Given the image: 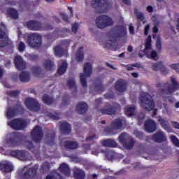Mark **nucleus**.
<instances>
[{"label": "nucleus", "instance_id": "obj_1", "mask_svg": "<svg viewBox=\"0 0 179 179\" xmlns=\"http://www.w3.org/2000/svg\"><path fill=\"white\" fill-rule=\"evenodd\" d=\"M143 55H146L151 59H157V52L152 50V36H150L145 41V49L139 51V57L142 58Z\"/></svg>", "mask_w": 179, "mask_h": 179}, {"label": "nucleus", "instance_id": "obj_2", "mask_svg": "<svg viewBox=\"0 0 179 179\" xmlns=\"http://www.w3.org/2000/svg\"><path fill=\"white\" fill-rule=\"evenodd\" d=\"M179 89V85L176 80L174 77L171 78V84H164L162 86V89L160 92L161 96L162 97H166V96H169V94H171L173 92H176V90Z\"/></svg>", "mask_w": 179, "mask_h": 179}, {"label": "nucleus", "instance_id": "obj_3", "mask_svg": "<svg viewBox=\"0 0 179 179\" xmlns=\"http://www.w3.org/2000/svg\"><path fill=\"white\" fill-rule=\"evenodd\" d=\"M140 104L143 108L147 110V111L153 110V108L155 107V102H153L152 97L150 95H148V93H143L141 94Z\"/></svg>", "mask_w": 179, "mask_h": 179}, {"label": "nucleus", "instance_id": "obj_4", "mask_svg": "<svg viewBox=\"0 0 179 179\" xmlns=\"http://www.w3.org/2000/svg\"><path fill=\"white\" fill-rule=\"evenodd\" d=\"M114 22L111 17L107 15H101L96 18V24L99 29H105L107 26H113Z\"/></svg>", "mask_w": 179, "mask_h": 179}, {"label": "nucleus", "instance_id": "obj_5", "mask_svg": "<svg viewBox=\"0 0 179 179\" xmlns=\"http://www.w3.org/2000/svg\"><path fill=\"white\" fill-rule=\"evenodd\" d=\"M92 75V64L90 63H86L83 67V73L80 75V80L82 86L86 87V78H89Z\"/></svg>", "mask_w": 179, "mask_h": 179}, {"label": "nucleus", "instance_id": "obj_6", "mask_svg": "<svg viewBox=\"0 0 179 179\" xmlns=\"http://www.w3.org/2000/svg\"><path fill=\"white\" fill-rule=\"evenodd\" d=\"M28 44L31 48L41 45V35L38 34H31L28 36Z\"/></svg>", "mask_w": 179, "mask_h": 179}, {"label": "nucleus", "instance_id": "obj_7", "mask_svg": "<svg viewBox=\"0 0 179 179\" xmlns=\"http://www.w3.org/2000/svg\"><path fill=\"white\" fill-rule=\"evenodd\" d=\"M36 169H29V166H25L19 170V173L22 178H33L36 176Z\"/></svg>", "mask_w": 179, "mask_h": 179}, {"label": "nucleus", "instance_id": "obj_8", "mask_svg": "<svg viewBox=\"0 0 179 179\" xmlns=\"http://www.w3.org/2000/svg\"><path fill=\"white\" fill-rule=\"evenodd\" d=\"M129 138V136H128V134H122L119 136V142H120V143L123 145L125 149H132V148H134V145H135V141H134V140H130L129 143H127V141H128Z\"/></svg>", "mask_w": 179, "mask_h": 179}, {"label": "nucleus", "instance_id": "obj_9", "mask_svg": "<svg viewBox=\"0 0 179 179\" xmlns=\"http://www.w3.org/2000/svg\"><path fill=\"white\" fill-rule=\"evenodd\" d=\"M8 125L13 128V129L19 131L26 128V122L22 119H15L11 122H8Z\"/></svg>", "mask_w": 179, "mask_h": 179}, {"label": "nucleus", "instance_id": "obj_10", "mask_svg": "<svg viewBox=\"0 0 179 179\" xmlns=\"http://www.w3.org/2000/svg\"><path fill=\"white\" fill-rule=\"evenodd\" d=\"M25 105L31 111H38L40 110V104L33 98H27L25 101Z\"/></svg>", "mask_w": 179, "mask_h": 179}, {"label": "nucleus", "instance_id": "obj_11", "mask_svg": "<svg viewBox=\"0 0 179 179\" xmlns=\"http://www.w3.org/2000/svg\"><path fill=\"white\" fill-rule=\"evenodd\" d=\"M42 135L41 127L39 126H36L31 131V138L35 143H38L41 141Z\"/></svg>", "mask_w": 179, "mask_h": 179}, {"label": "nucleus", "instance_id": "obj_12", "mask_svg": "<svg viewBox=\"0 0 179 179\" xmlns=\"http://www.w3.org/2000/svg\"><path fill=\"white\" fill-rule=\"evenodd\" d=\"M92 6L94 8H97V6H103L106 9H110L111 8V2L107 1V0H94L91 3Z\"/></svg>", "mask_w": 179, "mask_h": 179}, {"label": "nucleus", "instance_id": "obj_13", "mask_svg": "<svg viewBox=\"0 0 179 179\" xmlns=\"http://www.w3.org/2000/svg\"><path fill=\"white\" fill-rule=\"evenodd\" d=\"M145 130L146 132L152 134L156 131V122L152 120H149L145 123Z\"/></svg>", "mask_w": 179, "mask_h": 179}, {"label": "nucleus", "instance_id": "obj_14", "mask_svg": "<svg viewBox=\"0 0 179 179\" xmlns=\"http://www.w3.org/2000/svg\"><path fill=\"white\" fill-rule=\"evenodd\" d=\"M10 155L13 157H16V159H19L20 160L27 159V155L24 151L13 150L11 151Z\"/></svg>", "mask_w": 179, "mask_h": 179}, {"label": "nucleus", "instance_id": "obj_15", "mask_svg": "<svg viewBox=\"0 0 179 179\" xmlns=\"http://www.w3.org/2000/svg\"><path fill=\"white\" fill-rule=\"evenodd\" d=\"M0 170L6 173H10L13 171V165L9 162H2L0 163Z\"/></svg>", "mask_w": 179, "mask_h": 179}, {"label": "nucleus", "instance_id": "obj_16", "mask_svg": "<svg viewBox=\"0 0 179 179\" xmlns=\"http://www.w3.org/2000/svg\"><path fill=\"white\" fill-rule=\"evenodd\" d=\"M9 44V38L4 31H0V48L6 47Z\"/></svg>", "mask_w": 179, "mask_h": 179}, {"label": "nucleus", "instance_id": "obj_17", "mask_svg": "<svg viewBox=\"0 0 179 179\" xmlns=\"http://www.w3.org/2000/svg\"><path fill=\"white\" fill-rule=\"evenodd\" d=\"M15 64L16 68L19 69V71H22V69H26V62L23 61V59L22 57L17 55L15 58Z\"/></svg>", "mask_w": 179, "mask_h": 179}, {"label": "nucleus", "instance_id": "obj_18", "mask_svg": "<svg viewBox=\"0 0 179 179\" xmlns=\"http://www.w3.org/2000/svg\"><path fill=\"white\" fill-rule=\"evenodd\" d=\"M152 140L157 143H160V142L166 141V135L164 132L159 131L152 136Z\"/></svg>", "mask_w": 179, "mask_h": 179}, {"label": "nucleus", "instance_id": "obj_19", "mask_svg": "<svg viewBox=\"0 0 179 179\" xmlns=\"http://www.w3.org/2000/svg\"><path fill=\"white\" fill-rule=\"evenodd\" d=\"M27 27L29 30H41L44 29L39 22L29 21L27 22Z\"/></svg>", "mask_w": 179, "mask_h": 179}, {"label": "nucleus", "instance_id": "obj_20", "mask_svg": "<svg viewBox=\"0 0 179 179\" xmlns=\"http://www.w3.org/2000/svg\"><path fill=\"white\" fill-rule=\"evenodd\" d=\"M116 89L120 93H122L124 90H127V84L122 80H120L116 83Z\"/></svg>", "mask_w": 179, "mask_h": 179}, {"label": "nucleus", "instance_id": "obj_21", "mask_svg": "<svg viewBox=\"0 0 179 179\" xmlns=\"http://www.w3.org/2000/svg\"><path fill=\"white\" fill-rule=\"evenodd\" d=\"M158 122H159L160 125L162 127V128H164V129L168 132H170V126L169 125V122L167 120L159 117L158 119Z\"/></svg>", "mask_w": 179, "mask_h": 179}, {"label": "nucleus", "instance_id": "obj_22", "mask_svg": "<svg viewBox=\"0 0 179 179\" xmlns=\"http://www.w3.org/2000/svg\"><path fill=\"white\" fill-rule=\"evenodd\" d=\"M60 129L63 134H67L71 132V126L69 124H68V122H62L60 124Z\"/></svg>", "mask_w": 179, "mask_h": 179}, {"label": "nucleus", "instance_id": "obj_23", "mask_svg": "<svg viewBox=\"0 0 179 179\" xmlns=\"http://www.w3.org/2000/svg\"><path fill=\"white\" fill-rule=\"evenodd\" d=\"M87 110V104L85 102H80L77 105V111L80 114H83Z\"/></svg>", "mask_w": 179, "mask_h": 179}, {"label": "nucleus", "instance_id": "obj_24", "mask_svg": "<svg viewBox=\"0 0 179 179\" xmlns=\"http://www.w3.org/2000/svg\"><path fill=\"white\" fill-rule=\"evenodd\" d=\"M102 114H107L108 115H111V114H114L115 113V108L113 107L111 105H108L105 108L101 110Z\"/></svg>", "mask_w": 179, "mask_h": 179}, {"label": "nucleus", "instance_id": "obj_25", "mask_svg": "<svg viewBox=\"0 0 179 179\" xmlns=\"http://www.w3.org/2000/svg\"><path fill=\"white\" fill-rule=\"evenodd\" d=\"M67 66H68V64H66V62L62 61L58 69L57 72L59 75H64V73L66 72Z\"/></svg>", "mask_w": 179, "mask_h": 179}, {"label": "nucleus", "instance_id": "obj_26", "mask_svg": "<svg viewBox=\"0 0 179 179\" xmlns=\"http://www.w3.org/2000/svg\"><path fill=\"white\" fill-rule=\"evenodd\" d=\"M59 171H61V173L65 176H69V174H71V170H69V166H68L66 164L60 165Z\"/></svg>", "mask_w": 179, "mask_h": 179}, {"label": "nucleus", "instance_id": "obj_27", "mask_svg": "<svg viewBox=\"0 0 179 179\" xmlns=\"http://www.w3.org/2000/svg\"><path fill=\"white\" fill-rule=\"evenodd\" d=\"M122 122L124 120L117 119L112 124V129H122Z\"/></svg>", "mask_w": 179, "mask_h": 179}, {"label": "nucleus", "instance_id": "obj_28", "mask_svg": "<svg viewBox=\"0 0 179 179\" xmlns=\"http://www.w3.org/2000/svg\"><path fill=\"white\" fill-rule=\"evenodd\" d=\"M135 106H128L124 108L125 114L127 117H132L135 115Z\"/></svg>", "mask_w": 179, "mask_h": 179}, {"label": "nucleus", "instance_id": "obj_29", "mask_svg": "<svg viewBox=\"0 0 179 179\" xmlns=\"http://www.w3.org/2000/svg\"><path fill=\"white\" fill-rule=\"evenodd\" d=\"M74 177L76 179H85V172L81 169H76L74 171Z\"/></svg>", "mask_w": 179, "mask_h": 179}, {"label": "nucleus", "instance_id": "obj_30", "mask_svg": "<svg viewBox=\"0 0 179 179\" xmlns=\"http://www.w3.org/2000/svg\"><path fill=\"white\" fill-rule=\"evenodd\" d=\"M20 79L21 82H29L30 80V74L26 71H22L20 74Z\"/></svg>", "mask_w": 179, "mask_h": 179}, {"label": "nucleus", "instance_id": "obj_31", "mask_svg": "<svg viewBox=\"0 0 179 179\" xmlns=\"http://www.w3.org/2000/svg\"><path fill=\"white\" fill-rule=\"evenodd\" d=\"M76 59L78 62H82V61H83V47L80 48V49L77 51Z\"/></svg>", "mask_w": 179, "mask_h": 179}, {"label": "nucleus", "instance_id": "obj_32", "mask_svg": "<svg viewBox=\"0 0 179 179\" xmlns=\"http://www.w3.org/2000/svg\"><path fill=\"white\" fill-rule=\"evenodd\" d=\"M103 146H106L107 148H116L117 147V143L114 141L113 140H105L103 141Z\"/></svg>", "mask_w": 179, "mask_h": 179}, {"label": "nucleus", "instance_id": "obj_33", "mask_svg": "<svg viewBox=\"0 0 179 179\" xmlns=\"http://www.w3.org/2000/svg\"><path fill=\"white\" fill-rule=\"evenodd\" d=\"M64 145L66 149H76L78 148V144L73 141H66Z\"/></svg>", "mask_w": 179, "mask_h": 179}, {"label": "nucleus", "instance_id": "obj_34", "mask_svg": "<svg viewBox=\"0 0 179 179\" xmlns=\"http://www.w3.org/2000/svg\"><path fill=\"white\" fill-rule=\"evenodd\" d=\"M64 54H65V51H64V49L61 46H57L55 48V55L56 57H62Z\"/></svg>", "mask_w": 179, "mask_h": 179}, {"label": "nucleus", "instance_id": "obj_35", "mask_svg": "<svg viewBox=\"0 0 179 179\" xmlns=\"http://www.w3.org/2000/svg\"><path fill=\"white\" fill-rule=\"evenodd\" d=\"M43 66L47 71H51V69H52V67L54 66V63H52V62L50 60H45L43 62Z\"/></svg>", "mask_w": 179, "mask_h": 179}, {"label": "nucleus", "instance_id": "obj_36", "mask_svg": "<svg viewBox=\"0 0 179 179\" xmlns=\"http://www.w3.org/2000/svg\"><path fill=\"white\" fill-rule=\"evenodd\" d=\"M8 13L10 14L13 19H17L19 16V14H17V11L13 8H10L8 10Z\"/></svg>", "mask_w": 179, "mask_h": 179}, {"label": "nucleus", "instance_id": "obj_37", "mask_svg": "<svg viewBox=\"0 0 179 179\" xmlns=\"http://www.w3.org/2000/svg\"><path fill=\"white\" fill-rule=\"evenodd\" d=\"M46 179H62V178H61V176L58 173L54 172L48 176Z\"/></svg>", "mask_w": 179, "mask_h": 179}, {"label": "nucleus", "instance_id": "obj_38", "mask_svg": "<svg viewBox=\"0 0 179 179\" xmlns=\"http://www.w3.org/2000/svg\"><path fill=\"white\" fill-rule=\"evenodd\" d=\"M17 139H19V134L13 133L10 135V143H11V145H13V143H16V141H17Z\"/></svg>", "mask_w": 179, "mask_h": 179}, {"label": "nucleus", "instance_id": "obj_39", "mask_svg": "<svg viewBox=\"0 0 179 179\" xmlns=\"http://www.w3.org/2000/svg\"><path fill=\"white\" fill-rule=\"evenodd\" d=\"M67 85L71 90H76V85H75V80L73 79L68 80Z\"/></svg>", "mask_w": 179, "mask_h": 179}, {"label": "nucleus", "instance_id": "obj_40", "mask_svg": "<svg viewBox=\"0 0 179 179\" xmlns=\"http://www.w3.org/2000/svg\"><path fill=\"white\" fill-rule=\"evenodd\" d=\"M153 71H159V69H163V63L158 62L152 64V66Z\"/></svg>", "mask_w": 179, "mask_h": 179}, {"label": "nucleus", "instance_id": "obj_41", "mask_svg": "<svg viewBox=\"0 0 179 179\" xmlns=\"http://www.w3.org/2000/svg\"><path fill=\"white\" fill-rule=\"evenodd\" d=\"M43 101L45 104H52V98H50V96L44 95L43 96Z\"/></svg>", "mask_w": 179, "mask_h": 179}, {"label": "nucleus", "instance_id": "obj_42", "mask_svg": "<svg viewBox=\"0 0 179 179\" xmlns=\"http://www.w3.org/2000/svg\"><path fill=\"white\" fill-rule=\"evenodd\" d=\"M171 141L175 145V146H177L179 148V140L175 136H171Z\"/></svg>", "mask_w": 179, "mask_h": 179}, {"label": "nucleus", "instance_id": "obj_43", "mask_svg": "<svg viewBox=\"0 0 179 179\" xmlns=\"http://www.w3.org/2000/svg\"><path fill=\"white\" fill-rule=\"evenodd\" d=\"M17 48L20 52H23L26 50V45L23 42H20Z\"/></svg>", "mask_w": 179, "mask_h": 179}, {"label": "nucleus", "instance_id": "obj_44", "mask_svg": "<svg viewBox=\"0 0 179 179\" xmlns=\"http://www.w3.org/2000/svg\"><path fill=\"white\" fill-rule=\"evenodd\" d=\"M41 171H48L50 170V164L48 162H45L41 167Z\"/></svg>", "mask_w": 179, "mask_h": 179}, {"label": "nucleus", "instance_id": "obj_45", "mask_svg": "<svg viewBox=\"0 0 179 179\" xmlns=\"http://www.w3.org/2000/svg\"><path fill=\"white\" fill-rule=\"evenodd\" d=\"M134 13L136 17H137L138 20L143 21V19H145V17H143V14H142V13L136 10Z\"/></svg>", "mask_w": 179, "mask_h": 179}, {"label": "nucleus", "instance_id": "obj_46", "mask_svg": "<svg viewBox=\"0 0 179 179\" xmlns=\"http://www.w3.org/2000/svg\"><path fill=\"white\" fill-rule=\"evenodd\" d=\"M170 68L176 72H179V64H173L170 65Z\"/></svg>", "mask_w": 179, "mask_h": 179}, {"label": "nucleus", "instance_id": "obj_47", "mask_svg": "<svg viewBox=\"0 0 179 179\" xmlns=\"http://www.w3.org/2000/svg\"><path fill=\"white\" fill-rule=\"evenodd\" d=\"M25 146L29 149V150H31V152H34L33 149H34V147H33V144L31 142H27L25 143Z\"/></svg>", "mask_w": 179, "mask_h": 179}, {"label": "nucleus", "instance_id": "obj_48", "mask_svg": "<svg viewBox=\"0 0 179 179\" xmlns=\"http://www.w3.org/2000/svg\"><path fill=\"white\" fill-rule=\"evenodd\" d=\"M15 110H12V109H8L7 111V117L8 118H10V117H13L15 116Z\"/></svg>", "mask_w": 179, "mask_h": 179}, {"label": "nucleus", "instance_id": "obj_49", "mask_svg": "<svg viewBox=\"0 0 179 179\" xmlns=\"http://www.w3.org/2000/svg\"><path fill=\"white\" fill-rule=\"evenodd\" d=\"M78 27H79V24H78V23L73 24V27H72L73 33L76 34L78 31Z\"/></svg>", "mask_w": 179, "mask_h": 179}, {"label": "nucleus", "instance_id": "obj_50", "mask_svg": "<svg viewBox=\"0 0 179 179\" xmlns=\"http://www.w3.org/2000/svg\"><path fill=\"white\" fill-rule=\"evenodd\" d=\"M156 47H157V50H161V48H162V41L160 40V38H159V37L157 38Z\"/></svg>", "mask_w": 179, "mask_h": 179}, {"label": "nucleus", "instance_id": "obj_51", "mask_svg": "<svg viewBox=\"0 0 179 179\" xmlns=\"http://www.w3.org/2000/svg\"><path fill=\"white\" fill-rule=\"evenodd\" d=\"M32 72H33L34 75H35V76H37V75H38V73H40V67H34L32 69Z\"/></svg>", "mask_w": 179, "mask_h": 179}, {"label": "nucleus", "instance_id": "obj_52", "mask_svg": "<svg viewBox=\"0 0 179 179\" xmlns=\"http://www.w3.org/2000/svg\"><path fill=\"white\" fill-rule=\"evenodd\" d=\"M47 143L48 145L52 146V145H54V137H48Z\"/></svg>", "mask_w": 179, "mask_h": 179}, {"label": "nucleus", "instance_id": "obj_53", "mask_svg": "<svg viewBox=\"0 0 179 179\" xmlns=\"http://www.w3.org/2000/svg\"><path fill=\"white\" fill-rule=\"evenodd\" d=\"M136 66H138V64H133V65H131V66H127V71H134V67H136Z\"/></svg>", "mask_w": 179, "mask_h": 179}, {"label": "nucleus", "instance_id": "obj_54", "mask_svg": "<svg viewBox=\"0 0 179 179\" xmlns=\"http://www.w3.org/2000/svg\"><path fill=\"white\" fill-rule=\"evenodd\" d=\"M154 24L153 31L154 33H157V31H159V29L157 28V23H156V21H154Z\"/></svg>", "mask_w": 179, "mask_h": 179}, {"label": "nucleus", "instance_id": "obj_55", "mask_svg": "<svg viewBox=\"0 0 179 179\" xmlns=\"http://www.w3.org/2000/svg\"><path fill=\"white\" fill-rule=\"evenodd\" d=\"M127 34V29H123L120 34L118 35V37H122V36H125Z\"/></svg>", "mask_w": 179, "mask_h": 179}, {"label": "nucleus", "instance_id": "obj_56", "mask_svg": "<svg viewBox=\"0 0 179 179\" xmlns=\"http://www.w3.org/2000/svg\"><path fill=\"white\" fill-rule=\"evenodd\" d=\"M129 30L130 34H134V33H135V31L134 29V26H132V24L129 25Z\"/></svg>", "mask_w": 179, "mask_h": 179}, {"label": "nucleus", "instance_id": "obj_57", "mask_svg": "<svg viewBox=\"0 0 179 179\" xmlns=\"http://www.w3.org/2000/svg\"><path fill=\"white\" fill-rule=\"evenodd\" d=\"M150 29V27L149 25H146L144 29V34L145 36H148V31H149V29Z\"/></svg>", "mask_w": 179, "mask_h": 179}, {"label": "nucleus", "instance_id": "obj_58", "mask_svg": "<svg viewBox=\"0 0 179 179\" xmlns=\"http://www.w3.org/2000/svg\"><path fill=\"white\" fill-rule=\"evenodd\" d=\"M172 125L174 128H176L177 129H179V123L177 122H173Z\"/></svg>", "mask_w": 179, "mask_h": 179}, {"label": "nucleus", "instance_id": "obj_59", "mask_svg": "<svg viewBox=\"0 0 179 179\" xmlns=\"http://www.w3.org/2000/svg\"><path fill=\"white\" fill-rule=\"evenodd\" d=\"M62 17L65 22H68V16L65 13H62Z\"/></svg>", "mask_w": 179, "mask_h": 179}, {"label": "nucleus", "instance_id": "obj_60", "mask_svg": "<svg viewBox=\"0 0 179 179\" xmlns=\"http://www.w3.org/2000/svg\"><path fill=\"white\" fill-rule=\"evenodd\" d=\"M135 135L137 136V138H139L140 139L142 138V134L139 131H136Z\"/></svg>", "mask_w": 179, "mask_h": 179}, {"label": "nucleus", "instance_id": "obj_61", "mask_svg": "<svg viewBox=\"0 0 179 179\" xmlns=\"http://www.w3.org/2000/svg\"><path fill=\"white\" fill-rule=\"evenodd\" d=\"M147 10L148 12H149L150 13H152V12H153V8L151 6H148L147 7Z\"/></svg>", "mask_w": 179, "mask_h": 179}, {"label": "nucleus", "instance_id": "obj_62", "mask_svg": "<svg viewBox=\"0 0 179 179\" xmlns=\"http://www.w3.org/2000/svg\"><path fill=\"white\" fill-rule=\"evenodd\" d=\"M19 94V92L17 91H13L11 92V96H16Z\"/></svg>", "mask_w": 179, "mask_h": 179}, {"label": "nucleus", "instance_id": "obj_63", "mask_svg": "<svg viewBox=\"0 0 179 179\" xmlns=\"http://www.w3.org/2000/svg\"><path fill=\"white\" fill-rule=\"evenodd\" d=\"M122 1H123L124 3H125L126 5H130V3H131V1H130V0H122Z\"/></svg>", "mask_w": 179, "mask_h": 179}, {"label": "nucleus", "instance_id": "obj_64", "mask_svg": "<svg viewBox=\"0 0 179 179\" xmlns=\"http://www.w3.org/2000/svg\"><path fill=\"white\" fill-rule=\"evenodd\" d=\"M134 50V48L131 45L128 46L127 48V51H129V52H132V50Z\"/></svg>", "mask_w": 179, "mask_h": 179}]
</instances>
